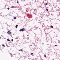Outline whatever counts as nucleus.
Here are the masks:
<instances>
[{"label": "nucleus", "instance_id": "16", "mask_svg": "<svg viewBox=\"0 0 60 60\" xmlns=\"http://www.w3.org/2000/svg\"><path fill=\"white\" fill-rule=\"evenodd\" d=\"M21 50H19V51H20Z\"/></svg>", "mask_w": 60, "mask_h": 60}, {"label": "nucleus", "instance_id": "4", "mask_svg": "<svg viewBox=\"0 0 60 60\" xmlns=\"http://www.w3.org/2000/svg\"><path fill=\"white\" fill-rule=\"evenodd\" d=\"M46 10L47 11H49L48 10V9H46Z\"/></svg>", "mask_w": 60, "mask_h": 60}, {"label": "nucleus", "instance_id": "14", "mask_svg": "<svg viewBox=\"0 0 60 60\" xmlns=\"http://www.w3.org/2000/svg\"><path fill=\"white\" fill-rule=\"evenodd\" d=\"M3 46V47H5V46H4V45H2Z\"/></svg>", "mask_w": 60, "mask_h": 60}, {"label": "nucleus", "instance_id": "3", "mask_svg": "<svg viewBox=\"0 0 60 60\" xmlns=\"http://www.w3.org/2000/svg\"><path fill=\"white\" fill-rule=\"evenodd\" d=\"M18 25H16L15 26L16 28H17V27H18Z\"/></svg>", "mask_w": 60, "mask_h": 60}, {"label": "nucleus", "instance_id": "7", "mask_svg": "<svg viewBox=\"0 0 60 60\" xmlns=\"http://www.w3.org/2000/svg\"><path fill=\"white\" fill-rule=\"evenodd\" d=\"M14 7V6H12L11 7V8H13V7Z\"/></svg>", "mask_w": 60, "mask_h": 60}, {"label": "nucleus", "instance_id": "17", "mask_svg": "<svg viewBox=\"0 0 60 60\" xmlns=\"http://www.w3.org/2000/svg\"><path fill=\"white\" fill-rule=\"evenodd\" d=\"M55 46H56H56H57V45H55Z\"/></svg>", "mask_w": 60, "mask_h": 60}, {"label": "nucleus", "instance_id": "11", "mask_svg": "<svg viewBox=\"0 0 60 60\" xmlns=\"http://www.w3.org/2000/svg\"><path fill=\"white\" fill-rule=\"evenodd\" d=\"M31 55H33V53H31Z\"/></svg>", "mask_w": 60, "mask_h": 60}, {"label": "nucleus", "instance_id": "15", "mask_svg": "<svg viewBox=\"0 0 60 60\" xmlns=\"http://www.w3.org/2000/svg\"><path fill=\"white\" fill-rule=\"evenodd\" d=\"M8 10H9V9H10V8H8Z\"/></svg>", "mask_w": 60, "mask_h": 60}, {"label": "nucleus", "instance_id": "2", "mask_svg": "<svg viewBox=\"0 0 60 60\" xmlns=\"http://www.w3.org/2000/svg\"><path fill=\"white\" fill-rule=\"evenodd\" d=\"M7 33H8L9 34H11V32L10 31H8L7 32Z\"/></svg>", "mask_w": 60, "mask_h": 60}, {"label": "nucleus", "instance_id": "13", "mask_svg": "<svg viewBox=\"0 0 60 60\" xmlns=\"http://www.w3.org/2000/svg\"><path fill=\"white\" fill-rule=\"evenodd\" d=\"M48 3H46L45 4V5H48Z\"/></svg>", "mask_w": 60, "mask_h": 60}, {"label": "nucleus", "instance_id": "20", "mask_svg": "<svg viewBox=\"0 0 60 60\" xmlns=\"http://www.w3.org/2000/svg\"><path fill=\"white\" fill-rule=\"evenodd\" d=\"M11 57L12 56H11Z\"/></svg>", "mask_w": 60, "mask_h": 60}, {"label": "nucleus", "instance_id": "12", "mask_svg": "<svg viewBox=\"0 0 60 60\" xmlns=\"http://www.w3.org/2000/svg\"><path fill=\"white\" fill-rule=\"evenodd\" d=\"M44 56L45 57H46V55H44Z\"/></svg>", "mask_w": 60, "mask_h": 60}, {"label": "nucleus", "instance_id": "9", "mask_svg": "<svg viewBox=\"0 0 60 60\" xmlns=\"http://www.w3.org/2000/svg\"><path fill=\"white\" fill-rule=\"evenodd\" d=\"M11 41H13V39H11Z\"/></svg>", "mask_w": 60, "mask_h": 60}, {"label": "nucleus", "instance_id": "6", "mask_svg": "<svg viewBox=\"0 0 60 60\" xmlns=\"http://www.w3.org/2000/svg\"><path fill=\"white\" fill-rule=\"evenodd\" d=\"M7 41H10V40L9 39H7Z\"/></svg>", "mask_w": 60, "mask_h": 60}, {"label": "nucleus", "instance_id": "8", "mask_svg": "<svg viewBox=\"0 0 60 60\" xmlns=\"http://www.w3.org/2000/svg\"><path fill=\"white\" fill-rule=\"evenodd\" d=\"M50 27L52 28H53V26H51Z\"/></svg>", "mask_w": 60, "mask_h": 60}, {"label": "nucleus", "instance_id": "18", "mask_svg": "<svg viewBox=\"0 0 60 60\" xmlns=\"http://www.w3.org/2000/svg\"><path fill=\"white\" fill-rule=\"evenodd\" d=\"M17 3H19V2H18V1H17Z\"/></svg>", "mask_w": 60, "mask_h": 60}, {"label": "nucleus", "instance_id": "1", "mask_svg": "<svg viewBox=\"0 0 60 60\" xmlns=\"http://www.w3.org/2000/svg\"><path fill=\"white\" fill-rule=\"evenodd\" d=\"M25 30V29L24 28H22V29H21V30H19L20 32H21V31H22V32H23Z\"/></svg>", "mask_w": 60, "mask_h": 60}, {"label": "nucleus", "instance_id": "19", "mask_svg": "<svg viewBox=\"0 0 60 60\" xmlns=\"http://www.w3.org/2000/svg\"><path fill=\"white\" fill-rule=\"evenodd\" d=\"M1 39V37H0V39Z\"/></svg>", "mask_w": 60, "mask_h": 60}, {"label": "nucleus", "instance_id": "21", "mask_svg": "<svg viewBox=\"0 0 60 60\" xmlns=\"http://www.w3.org/2000/svg\"><path fill=\"white\" fill-rule=\"evenodd\" d=\"M22 1H23V0H21Z\"/></svg>", "mask_w": 60, "mask_h": 60}, {"label": "nucleus", "instance_id": "10", "mask_svg": "<svg viewBox=\"0 0 60 60\" xmlns=\"http://www.w3.org/2000/svg\"><path fill=\"white\" fill-rule=\"evenodd\" d=\"M21 51L23 52V50H22V49H21Z\"/></svg>", "mask_w": 60, "mask_h": 60}, {"label": "nucleus", "instance_id": "5", "mask_svg": "<svg viewBox=\"0 0 60 60\" xmlns=\"http://www.w3.org/2000/svg\"><path fill=\"white\" fill-rule=\"evenodd\" d=\"M14 19H16V17H14Z\"/></svg>", "mask_w": 60, "mask_h": 60}]
</instances>
